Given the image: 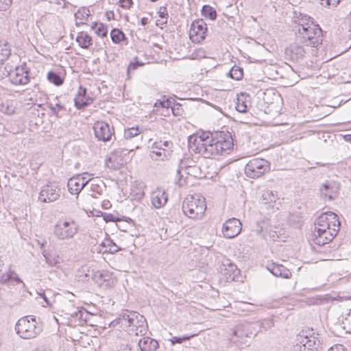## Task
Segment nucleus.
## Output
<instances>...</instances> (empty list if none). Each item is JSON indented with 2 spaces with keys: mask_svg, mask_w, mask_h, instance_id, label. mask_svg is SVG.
I'll return each instance as SVG.
<instances>
[{
  "mask_svg": "<svg viewBox=\"0 0 351 351\" xmlns=\"http://www.w3.org/2000/svg\"><path fill=\"white\" fill-rule=\"evenodd\" d=\"M124 163L123 159L119 156V151L115 150L112 152L106 161V166L112 169H117Z\"/></svg>",
  "mask_w": 351,
  "mask_h": 351,
  "instance_id": "nucleus-25",
  "label": "nucleus"
},
{
  "mask_svg": "<svg viewBox=\"0 0 351 351\" xmlns=\"http://www.w3.org/2000/svg\"><path fill=\"white\" fill-rule=\"evenodd\" d=\"M239 272V271L235 265L230 264L228 265V268L225 269L224 274L226 275L228 280H234Z\"/></svg>",
  "mask_w": 351,
  "mask_h": 351,
  "instance_id": "nucleus-41",
  "label": "nucleus"
},
{
  "mask_svg": "<svg viewBox=\"0 0 351 351\" xmlns=\"http://www.w3.org/2000/svg\"><path fill=\"white\" fill-rule=\"evenodd\" d=\"M47 104L51 113L56 116H58V112L60 111L65 109L64 105L62 104L58 96L55 97L53 100H49Z\"/></svg>",
  "mask_w": 351,
  "mask_h": 351,
  "instance_id": "nucleus-32",
  "label": "nucleus"
},
{
  "mask_svg": "<svg viewBox=\"0 0 351 351\" xmlns=\"http://www.w3.org/2000/svg\"><path fill=\"white\" fill-rule=\"evenodd\" d=\"M139 65H143L142 63H139L138 62H131L128 66V69H127V74H128V77H130V71L132 70H135L137 69V67L139 66Z\"/></svg>",
  "mask_w": 351,
  "mask_h": 351,
  "instance_id": "nucleus-53",
  "label": "nucleus"
},
{
  "mask_svg": "<svg viewBox=\"0 0 351 351\" xmlns=\"http://www.w3.org/2000/svg\"><path fill=\"white\" fill-rule=\"evenodd\" d=\"M141 25L142 26H145L147 23H148V19L147 17H143L141 19Z\"/></svg>",
  "mask_w": 351,
  "mask_h": 351,
  "instance_id": "nucleus-60",
  "label": "nucleus"
},
{
  "mask_svg": "<svg viewBox=\"0 0 351 351\" xmlns=\"http://www.w3.org/2000/svg\"><path fill=\"white\" fill-rule=\"evenodd\" d=\"M103 218L106 222L120 221V219L116 218L114 215L110 213H104Z\"/></svg>",
  "mask_w": 351,
  "mask_h": 351,
  "instance_id": "nucleus-54",
  "label": "nucleus"
},
{
  "mask_svg": "<svg viewBox=\"0 0 351 351\" xmlns=\"http://www.w3.org/2000/svg\"><path fill=\"white\" fill-rule=\"evenodd\" d=\"M168 199V195L165 191L162 189H156L151 194V201L152 205L160 208L165 206Z\"/></svg>",
  "mask_w": 351,
  "mask_h": 351,
  "instance_id": "nucleus-20",
  "label": "nucleus"
},
{
  "mask_svg": "<svg viewBox=\"0 0 351 351\" xmlns=\"http://www.w3.org/2000/svg\"><path fill=\"white\" fill-rule=\"evenodd\" d=\"M93 279L100 287L104 289L111 288L114 285L112 274L107 271L95 272Z\"/></svg>",
  "mask_w": 351,
  "mask_h": 351,
  "instance_id": "nucleus-15",
  "label": "nucleus"
},
{
  "mask_svg": "<svg viewBox=\"0 0 351 351\" xmlns=\"http://www.w3.org/2000/svg\"><path fill=\"white\" fill-rule=\"evenodd\" d=\"M262 202L264 204H268L270 203L276 202L278 199L277 192L273 191L269 189L263 191L262 193Z\"/></svg>",
  "mask_w": 351,
  "mask_h": 351,
  "instance_id": "nucleus-34",
  "label": "nucleus"
},
{
  "mask_svg": "<svg viewBox=\"0 0 351 351\" xmlns=\"http://www.w3.org/2000/svg\"><path fill=\"white\" fill-rule=\"evenodd\" d=\"M313 19L311 16L305 14L300 13L299 16H297V19L294 21V23L298 24L295 28L300 29L302 24H308V25L311 26V22H313Z\"/></svg>",
  "mask_w": 351,
  "mask_h": 351,
  "instance_id": "nucleus-40",
  "label": "nucleus"
},
{
  "mask_svg": "<svg viewBox=\"0 0 351 351\" xmlns=\"http://www.w3.org/2000/svg\"><path fill=\"white\" fill-rule=\"evenodd\" d=\"M206 209L205 198L200 195H188L182 203V210L186 216L197 219L202 217Z\"/></svg>",
  "mask_w": 351,
  "mask_h": 351,
  "instance_id": "nucleus-4",
  "label": "nucleus"
},
{
  "mask_svg": "<svg viewBox=\"0 0 351 351\" xmlns=\"http://www.w3.org/2000/svg\"><path fill=\"white\" fill-rule=\"evenodd\" d=\"M207 25L203 19L192 23L190 29V39L193 43H199L206 38Z\"/></svg>",
  "mask_w": 351,
  "mask_h": 351,
  "instance_id": "nucleus-10",
  "label": "nucleus"
},
{
  "mask_svg": "<svg viewBox=\"0 0 351 351\" xmlns=\"http://www.w3.org/2000/svg\"><path fill=\"white\" fill-rule=\"evenodd\" d=\"M267 269L275 276L289 279L291 277V272L282 265L276 263L267 264Z\"/></svg>",
  "mask_w": 351,
  "mask_h": 351,
  "instance_id": "nucleus-23",
  "label": "nucleus"
},
{
  "mask_svg": "<svg viewBox=\"0 0 351 351\" xmlns=\"http://www.w3.org/2000/svg\"><path fill=\"white\" fill-rule=\"evenodd\" d=\"M158 14L160 19H165V21L161 23V25H166L167 23V19L169 16L167 8L165 6L160 7Z\"/></svg>",
  "mask_w": 351,
  "mask_h": 351,
  "instance_id": "nucleus-48",
  "label": "nucleus"
},
{
  "mask_svg": "<svg viewBox=\"0 0 351 351\" xmlns=\"http://www.w3.org/2000/svg\"><path fill=\"white\" fill-rule=\"evenodd\" d=\"M124 220L128 223H134L133 220L130 217H125Z\"/></svg>",
  "mask_w": 351,
  "mask_h": 351,
  "instance_id": "nucleus-63",
  "label": "nucleus"
},
{
  "mask_svg": "<svg viewBox=\"0 0 351 351\" xmlns=\"http://www.w3.org/2000/svg\"><path fill=\"white\" fill-rule=\"evenodd\" d=\"M328 351H337V348H330Z\"/></svg>",
  "mask_w": 351,
  "mask_h": 351,
  "instance_id": "nucleus-64",
  "label": "nucleus"
},
{
  "mask_svg": "<svg viewBox=\"0 0 351 351\" xmlns=\"http://www.w3.org/2000/svg\"><path fill=\"white\" fill-rule=\"evenodd\" d=\"M79 230L78 224L73 219H60L53 229L55 236L60 240H67L74 237Z\"/></svg>",
  "mask_w": 351,
  "mask_h": 351,
  "instance_id": "nucleus-5",
  "label": "nucleus"
},
{
  "mask_svg": "<svg viewBox=\"0 0 351 351\" xmlns=\"http://www.w3.org/2000/svg\"><path fill=\"white\" fill-rule=\"evenodd\" d=\"M40 295L41 296V298H43V300L45 301V302L48 304V305H50V303H49V301L48 300L47 298L46 297L45 293H40Z\"/></svg>",
  "mask_w": 351,
  "mask_h": 351,
  "instance_id": "nucleus-62",
  "label": "nucleus"
},
{
  "mask_svg": "<svg viewBox=\"0 0 351 351\" xmlns=\"http://www.w3.org/2000/svg\"><path fill=\"white\" fill-rule=\"evenodd\" d=\"M133 4L132 0H120L119 5L125 9H129Z\"/></svg>",
  "mask_w": 351,
  "mask_h": 351,
  "instance_id": "nucleus-55",
  "label": "nucleus"
},
{
  "mask_svg": "<svg viewBox=\"0 0 351 351\" xmlns=\"http://www.w3.org/2000/svg\"><path fill=\"white\" fill-rule=\"evenodd\" d=\"M241 223L237 218H231L226 221L223 225L222 232L228 239L237 236L241 231Z\"/></svg>",
  "mask_w": 351,
  "mask_h": 351,
  "instance_id": "nucleus-13",
  "label": "nucleus"
},
{
  "mask_svg": "<svg viewBox=\"0 0 351 351\" xmlns=\"http://www.w3.org/2000/svg\"><path fill=\"white\" fill-rule=\"evenodd\" d=\"M99 253L114 254L120 250V247L110 238H106L99 246Z\"/></svg>",
  "mask_w": 351,
  "mask_h": 351,
  "instance_id": "nucleus-27",
  "label": "nucleus"
},
{
  "mask_svg": "<svg viewBox=\"0 0 351 351\" xmlns=\"http://www.w3.org/2000/svg\"><path fill=\"white\" fill-rule=\"evenodd\" d=\"M141 133L138 127H132L125 130L124 137L126 140L131 139L133 137L137 136Z\"/></svg>",
  "mask_w": 351,
  "mask_h": 351,
  "instance_id": "nucleus-45",
  "label": "nucleus"
},
{
  "mask_svg": "<svg viewBox=\"0 0 351 351\" xmlns=\"http://www.w3.org/2000/svg\"><path fill=\"white\" fill-rule=\"evenodd\" d=\"M12 0H0V11L7 10L11 5Z\"/></svg>",
  "mask_w": 351,
  "mask_h": 351,
  "instance_id": "nucleus-52",
  "label": "nucleus"
},
{
  "mask_svg": "<svg viewBox=\"0 0 351 351\" xmlns=\"http://www.w3.org/2000/svg\"><path fill=\"white\" fill-rule=\"evenodd\" d=\"M10 281H14L16 284L22 283L23 286L25 284L23 282L21 279L18 276L17 274L11 269L6 272L3 274L0 277V282L1 284H7Z\"/></svg>",
  "mask_w": 351,
  "mask_h": 351,
  "instance_id": "nucleus-29",
  "label": "nucleus"
},
{
  "mask_svg": "<svg viewBox=\"0 0 351 351\" xmlns=\"http://www.w3.org/2000/svg\"><path fill=\"white\" fill-rule=\"evenodd\" d=\"M148 326L145 317L138 312L134 311L130 331L136 335H145Z\"/></svg>",
  "mask_w": 351,
  "mask_h": 351,
  "instance_id": "nucleus-12",
  "label": "nucleus"
},
{
  "mask_svg": "<svg viewBox=\"0 0 351 351\" xmlns=\"http://www.w3.org/2000/svg\"><path fill=\"white\" fill-rule=\"evenodd\" d=\"M134 311H129L128 310L122 311L118 317L110 323V326L115 327L119 326L120 328L129 330L131 326V322L133 319Z\"/></svg>",
  "mask_w": 351,
  "mask_h": 351,
  "instance_id": "nucleus-17",
  "label": "nucleus"
},
{
  "mask_svg": "<svg viewBox=\"0 0 351 351\" xmlns=\"http://www.w3.org/2000/svg\"><path fill=\"white\" fill-rule=\"evenodd\" d=\"M95 137L104 142L111 139L112 133L110 125L104 121H97L93 126Z\"/></svg>",
  "mask_w": 351,
  "mask_h": 351,
  "instance_id": "nucleus-16",
  "label": "nucleus"
},
{
  "mask_svg": "<svg viewBox=\"0 0 351 351\" xmlns=\"http://www.w3.org/2000/svg\"><path fill=\"white\" fill-rule=\"evenodd\" d=\"M201 12L202 16L211 21H215L217 19V11L210 5H203Z\"/></svg>",
  "mask_w": 351,
  "mask_h": 351,
  "instance_id": "nucleus-36",
  "label": "nucleus"
},
{
  "mask_svg": "<svg viewBox=\"0 0 351 351\" xmlns=\"http://www.w3.org/2000/svg\"><path fill=\"white\" fill-rule=\"evenodd\" d=\"M286 54L290 56L291 59L293 60H298L304 57L306 51L304 47L293 44L289 47L286 49Z\"/></svg>",
  "mask_w": 351,
  "mask_h": 351,
  "instance_id": "nucleus-26",
  "label": "nucleus"
},
{
  "mask_svg": "<svg viewBox=\"0 0 351 351\" xmlns=\"http://www.w3.org/2000/svg\"><path fill=\"white\" fill-rule=\"evenodd\" d=\"M141 351H156L159 348L157 340L149 337H144L138 341Z\"/></svg>",
  "mask_w": 351,
  "mask_h": 351,
  "instance_id": "nucleus-24",
  "label": "nucleus"
},
{
  "mask_svg": "<svg viewBox=\"0 0 351 351\" xmlns=\"http://www.w3.org/2000/svg\"><path fill=\"white\" fill-rule=\"evenodd\" d=\"M29 71L26 64L16 66L14 70L8 66L7 73L12 84L14 85H25L29 82Z\"/></svg>",
  "mask_w": 351,
  "mask_h": 351,
  "instance_id": "nucleus-8",
  "label": "nucleus"
},
{
  "mask_svg": "<svg viewBox=\"0 0 351 351\" xmlns=\"http://www.w3.org/2000/svg\"><path fill=\"white\" fill-rule=\"evenodd\" d=\"M47 80L57 86L62 85L64 82V79L58 73L53 71L48 72Z\"/></svg>",
  "mask_w": 351,
  "mask_h": 351,
  "instance_id": "nucleus-38",
  "label": "nucleus"
},
{
  "mask_svg": "<svg viewBox=\"0 0 351 351\" xmlns=\"http://www.w3.org/2000/svg\"><path fill=\"white\" fill-rule=\"evenodd\" d=\"M194 336H195V335H184L182 337H173L171 339V342L173 345L176 343H182L183 341L189 340L191 337Z\"/></svg>",
  "mask_w": 351,
  "mask_h": 351,
  "instance_id": "nucleus-49",
  "label": "nucleus"
},
{
  "mask_svg": "<svg viewBox=\"0 0 351 351\" xmlns=\"http://www.w3.org/2000/svg\"><path fill=\"white\" fill-rule=\"evenodd\" d=\"M15 330L21 338L31 339L39 335L43 329L34 316H25L17 321Z\"/></svg>",
  "mask_w": 351,
  "mask_h": 351,
  "instance_id": "nucleus-3",
  "label": "nucleus"
},
{
  "mask_svg": "<svg viewBox=\"0 0 351 351\" xmlns=\"http://www.w3.org/2000/svg\"><path fill=\"white\" fill-rule=\"evenodd\" d=\"M110 37H111L112 41L114 43H117V44H118V43H121L122 40L126 39L124 33L121 30L117 29V28H114L112 29V31L110 32Z\"/></svg>",
  "mask_w": 351,
  "mask_h": 351,
  "instance_id": "nucleus-39",
  "label": "nucleus"
},
{
  "mask_svg": "<svg viewBox=\"0 0 351 351\" xmlns=\"http://www.w3.org/2000/svg\"><path fill=\"white\" fill-rule=\"evenodd\" d=\"M247 97H249V95L245 93H241L237 97V102L236 104V110L242 113H245L247 111V102L246 101Z\"/></svg>",
  "mask_w": 351,
  "mask_h": 351,
  "instance_id": "nucleus-33",
  "label": "nucleus"
},
{
  "mask_svg": "<svg viewBox=\"0 0 351 351\" xmlns=\"http://www.w3.org/2000/svg\"><path fill=\"white\" fill-rule=\"evenodd\" d=\"M46 263L50 266H55L60 263V257L55 254H44Z\"/></svg>",
  "mask_w": 351,
  "mask_h": 351,
  "instance_id": "nucleus-46",
  "label": "nucleus"
},
{
  "mask_svg": "<svg viewBox=\"0 0 351 351\" xmlns=\"http://www.w3.org/2000/svg\"><path fill=\"white\" fill-rule=\"evenodd\" d=\"M189 145L191 149L206 158L228 154L234 145L230 133L223 131H205L190 136Z\"/></svg>",
  "mask_w": 351,
  "mask_h": 351,
  "instance_id": "nucleus-1",
  "label": "nucleus"
},
{
  "mask_svg": "<svg viewBox=\"0 0 351 351\" xmlns=\"http://www.w3.org/2000/svg\"><path fill=\"white\" fill-rule=\"evenodd\" d=\"M87 90L82 86H80L77 94L74 99L75 106L77 109H82L84 107L90 105L93 101V99L86 95Z\"/></svg>",
  "mask_w": 351,
  "mask_h": 351,
  "instance_id": "nucleus-19",
  "label": "nucleus"
},
{
  "mask_svg": "<svg viewBox=\"0 0 351 351\" xmlns=\"http://www.w3.org/2000/svg\"><path fill=\"white\" fill-rule=\"evenodd\" d=\"M338 189L339 188L335 182L326 181L322 185L319 191L321 195L325 198H328L329 200H332L335 198Z\"/></svg>",
  "mask_w": 351,
  "mask_h": 351,
  "instance_id": "nucleus-22",
  "label": "nucleus"
},
{
  "mask_svg": "<svg viewBox=\"0 0 351 351\" xmlns=\"http://www.w3.org/2000/svg\"><path fill=\"white\" fill-rule=\"evenodd\" d=\"M61 190L56 183H49L42 187L39 193L38 199L45 203L53 202L58 199Z\"/></svg>",
  "mask_w": 351,
  "mask_h": 351,
  "instance_id": "nucleus-9",
  "label": "nucleus"
},
{
  "mask_svg": "<svg viewBox=\"0 0 351 351\" xmlns=\"http://www.w3.org/2000/svg\"><path fill=\"white\" fill-rule=\"evenodd\" d=\"M300 29H295L296 39L300 43L312 47H317L322 42V30L319 25L311 22V26L302 24Z\"/></svg>",
  "mask_w": 351,
  "mask_h": 351,
  "instance_id": "nucleus-2",
  "label": "nucleus"
},
{
  "mask_svg": "<svg viewBox=\"0 0 351 351\" xmlns=\"http://www.w3.org/2000/svg\"><path fill=\"white\" fill-rule=\"evenodd\" d=\"M243 75V69L238 66H233L229 71V75L231 78L239 80L242 78Z\"/></svg>",
  "mask_w": 351,
  "mask_h": 351,
  "instance_id": "nucleus-43",
  "label": "nucleus"
},
{
  "mask_svg": "<svg viewBox=\"0 0 351 351\" xmlns=\"http://www.w3.org/2000/svg\"><path fill=\"white\" fill-rule=\"evenodd\" d=\"M180 108H181V105L180 104H173V106H171V110H172L173 114L180 115Z\"/></svg>",
  "mask_w": 351,
  "mask_h": 351,
  "instance_id": "nucleus-56",
  "label": "nucleus"
},
{
  "mask_svg": "<svg viewBox=\"0 0 351 351\" xmlns=\"http://www.w3.org/2000/svg\"><path fill=\"white\" fill-rule=\"evenodd\" d=\"M320 4L329 8H334L339 5L340 0H319Z\"/></svg>",
  "mask_w": 351,
  "mask_h": 351,
  "instance_id": "nucleus-50",
  "label": "nucleus"
},
{
  "mask_svg": "<svg viewBox=\"0 0 351 351\" xmlns=\"http://www.w3.org/2000/svg\"><path fill=\"white\" fill-rule=\"evenodd\" d=\"M170 154L167 149L165 148H162L161 150L153 149V151L150 153V156L153 160H165L167 159Z\"/></svg>",
  "mask_w": 351,
  "mask_h": 351,
  "instance_id": "nucleus-35",
  "label": "nucleus"
},
{
  "mask_svg": "<svg viewBox=\"0 0 351 351\" xmlns=\"http://www.w3.org/2000/svg\"><path fill=\"white\" fill-rule=\"evenodd\" d=\"M90 15V10L88 8H82L75 14V17L76 20H84L87 19Z\"/></svg>",
  "mask_w": 351,
  "mask_h": 351,
  "instance_id": "nucleus-47",
  "label": "nucleus"
},
{
  "mask_svg": "<svg viewBox=\"0 0 351 351\" xmlns=\"http://www.w3.org/2000/svg\"><path fill=\"white\" fill-rule=\"evenodd\" d=\"M91 29L100 37H105L107 36L108 29L103 23L95 22L92 24Z\"/></svg>",
  "mask_w": 351,
  "mask_h": 351,
  "instance_id": "nucleus-37",
  "label": "nucleus"
},
{
  "mask_svg": "<svg viewBox=\"0 0 351 351\" xmlns=\"http://www.w3.org/2000/svg\"><path fill=\"white\" fill-rule=\"evenodd\" d=\"M317 338L313 335H307L302 331L298 334L295 340L293 351H315L317 350Z\"/></svg>",
  "mask_w": 351,
  "mask_h": 351,
  "instance_id": "nucleus-7",
  "label": "nucleus"
},
{
  "mask_svg": "<svg viewBox=\"0 0 351 351\" xmlns=\"http://www.w3.org/2000/svg\"><path fill=\"white\" fill-rule=\"evenodd\" d=\"M198 169H199L198 167L197 166H195V169L191 168L189 170H187L186 173L196 176Z\"/></svg>",
  "mask_w": 351,
  "mask_h": 351,
  "instance_id": "nucleus-59",
  "label": "nucleus"
},
{
  "mask_svg": "<svg viewBox=\"0 0 351 351\" xmlns=\"http://www.w3.org/2000/svg\"><path fill=\"white\" fill-rule=\"evenodd\" d=\"M88 182L89 180H86L84 176H73L68 180V190L72 195H79Z\"/></svg>",
  "mask_w": 351,
  "mask_h": 351,
  "instance_id": "nucleus-14",
  "label": "nucleus"
},
{
  "mask_svg": "<svg viewBox=\"0 0 351 351\" xmlns=\"http://www.w3.org/2000/svg\"><path fill=\"white\" fill-rule=\"evenodd\" d=\"M76 42L80 47L87 49L92 45L93 40L86 32H80L77 36Z\"/></svg>",
  "mask_w": 351,
  "mask_h": 351,
  "instance_id": "nucleus-30",
  "label": "nucleus"
},
{
  "mask_svg": "<svg viewBox=\"0 0 351 351\" xmlns=\"http://www.w3.org/2000/svg\"><path fill=\"white\" fill-rule=\"evenodd\" d=\"M160 104L162 108H171V101L170 99L165 100L160 102Z\"/></svg>",
  "mask_w": 351,
  "mask_h": 351,
  "instance_id": "nucleus-58",
  "label": "nucleus"
},
{
  "mask_svg": "<svg viewBox=\"0 0 351 351\" xmlns=\"http://www.w3.org/2000/svg\"><path fill=\"white\" fill-rule=\"evenodd\" d=\"M172 146H173V143L171 141H165L163 142L160 141V142H156L154 144L152 149L161 150V149L165 148V149H167L168 152L169 154H171Z\"/></svg>",
  "mask_w": 351,
  "mask_h": 351,
  "instance_id": "nucleus-44",
  "label": "nucleus"
},
{
  "mask_svg": "<svg viewBox=\"0 0 351 351\" xmlns=\"http://www.w3.org/2000/svg\"><path fill=\"white\" fill-rule=\"evenodd\" d=\"M332 225L330 224H320V225H315V230L313 233H320L325 232L328 230H332Z\"/></svg>",
  "mask_w": 351,
  "mask_h": 351,
  "instance_id": "nucleus-51",
  "label": "nucleus"
},
{
  "mask_svg": "<svg viewBox=\"0 0 351 351\" xmlns=\"http://www.w3.org/2000/svg\"><path fill=\"white\" fill-rule=\"evenodd\" d=\"M106 17L108 21H110L111 18L114 17V12L112 11L107 12L106 13Z\"/></svg>",
  "mask_w": 351,
  "mask_h": 351,
  "instance_id": "nucleus-61",
  "label": "nucleus"
},
{
  "mask_svg": "<svg viewBox=\"0 0 351 351\" xmlns=\"http://www.w3.org/2000/svg\"><path fill=\"white\" fill-rule=\"evenodd\" d=\"M252 328V325L247 323L237 325L233 331L232 340L234 343H245V338L256 335V332L253 331Z\"/></svg>",
  "mask_w": 351,
  "mask_h": 351,
  "instance_id": "nucleus-11",
  "label": "nucleus"
},
{
  "mask_svg": "<svg viewBox=\"0 0 351 351\" xmlns=\"http://www.w3.org/2000/svg\"><path fill=\"white\" fill-rule=\"evenodd\" d=\"M192 163H193V161L192 159L190 158L180 160V165L177 170V173L180 174L181 171L182 170H185L186 171H187V170H189L191 168L195 169V165H192Z\"/></svg>",
  "mask_w": 351,
  "mask_h": 351,
  "instance_id": "nucleus-42",
  "label": "nucleus"
},
{
  "mask_svg": "<svg viewBox=\"0 0 351 351\" xmlns=\"http://www.w3.org/2000/svg\"><path fill=\"white\" fill-rule=\"evenodd\" d=\"M10 44L5 40H0V65L3 64L10 56Z\"/></svg>",
  "mask_w": 351,
  "mask_h": 351,
  "instance_id": "nucleus-31",
  "label": "nucleus"
},
{
  "mask_svg": "<svg viewBox=\"0 0 351 351\" xmlns=\"http://www.w3.org/2000/svg\"><path fill=\"white\" fill-rule=\"evenodd\" d=\"M322 225V224H330L332 225V228H338L340 227V221L337 215L332 213L328 212L322 213L316 220L315 225Z\"/></svg>",
  "mask_w": 351,
  "mask_h": 351,
  "instance_id": "nucleus-21",
  "label": "nucleus"
},
{
  "mask_svg": "<svg viewBox=\"0 0 351 351\" xmlns=\"http://www.w3.org/2000/svg\"><path fill=\"white\" fill-rule=\"evenodd\" d=\"M85 314L82 310H77L76 312L73 313L71 315L74 317L78 318L80 319H83V316Z\"/></svg>",
  "mask_w": 351,
  "mask_h": 351,
  "instance_id": "nucleus-57",
  "label": "nucleus"
},
{
  "mask_svg": "<svg viewBox=\"0 0 351 351\" xmlns=\"http://www.w3.org/2000/svg\"><path fill=\"white\" fill-rule=\"evenodd\" d=\"M339 230V227L337 228L334 227L332 230H328L325 232L320 233H313V241L316 245H324L332 241L335 236Z\"/></svg>",
  "mask_w": 351,
  "mask_h": 351,
  "instance_id": "nucleus-18",
  "label": "nucleus"
},
{
  "mask_svg": "<svg viewBox=\"0 0 351 351\" xmlns=\"http://www.w3.org/2000/svg\"><path fill=\"white\" fill-rule=\"evenodd\" d=\"M90 182V191L93 192L91 196L94 198H97V195H101L104 191L106 190V184L103 180L100 179H88Z\"/></svg>",
  "mask_w": 351,
  "mask_h": 351,
  "instance_id": "nucleus-28",
  "label": "nucleus"
},
{
  "mask_svg": "<svg viewBox=\"0 0 351 351\" xmlns=\"http://www.w3.org/2000/svg\"><path fill=\"white\" fill-rule=\"evenodd\" d=\"M269 162L263 158H253L245 167V173L250 178H258L269 171Z\"/></svg>",
  "mask_w": 351,
  "mask_h": 351,
  "instance_id": "nucleus-6",
  "label": "nucleus"
}]
</instances>
